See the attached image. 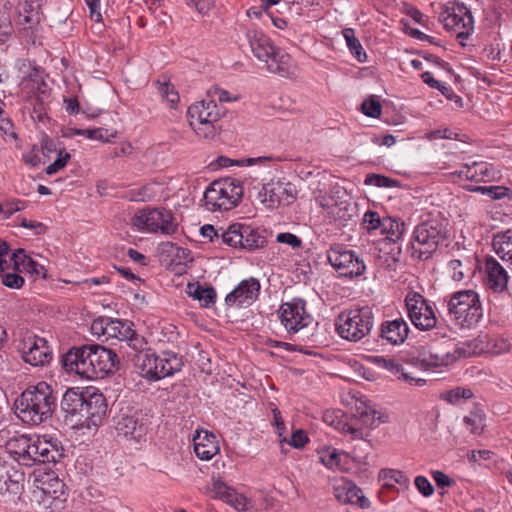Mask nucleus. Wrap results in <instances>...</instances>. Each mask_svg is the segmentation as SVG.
Masks as SVG:
<instances>
[{
	"label": "nucleus",
	"instance_id": "603ef678",
	"mask_svg": "<svg viewBox=\"0 0 512 512\" xmlns=\"http://www.w3.org/2000/svg\"><path fill=\"white\" fill-rule=\"evenodd\" d=\"M169 246L170 253L174 254L179 264H186L187 262H192L193 258L191 256V251L189 249L178 247L175 244H169Z\"/></svg>",
	"mask_w": 512,
	"mask_h": 512
},
{
	"label": "nucleus",
	"instance_id": "052dcab7",
	"mask_svg": "<svg viewBox=\"0 0 512 512\" xmlns=\"http://www.w3.org/2000/svg\"><path fill=\"white\" fill-rule=\"evenodd\" d=\"M159 92L165 97L171 104H175L179 101V95L174 91L173 86L169 83H162L159 86Z\"/></svg>",
	"mask_w": 512,
	"mask_h": 512
},
{
	"label": "nucleus",
	"instance_id": "5701e85b",
	"mask_svg": "<svg viewBox=\"0 0 512 512\" xmlns=\"http://www.w3.org/2000/svg\"><path fill=\"white\" fill-rule=\"evenodd\" d=\"M457 360V356L437 347L422 346L418 350L417 361L425 368L448 366Z\"/></svg>",
	"mask_w": 512,
	"mask_h": 512
},
{
	"label": "nucleus",
	"instance_id": "f3484780",
	"mask_svg": "<svg viewBox=\"0 0 512 512\" xmlns=\"http://www.w3.org/2000/svg\"><path fill=\"white\" fill-rule=\"evenodd\" d=\"M378 412L372 408H357V415L350 421L338 422L340 431L351 434L353 439H364L369 436V430L375 428L380 420Z\"/></svg>",
	"mask_w": 512,
	"mask_h": 512
},
{
	"label": "nucleus",
	"instance_id": "7c9ffc66",
	"mask_svg": "<svg viewBox=\"0 0 512 512\" xmlns=\"http://www.w3.org/2000/svg\"><path fill=\"white\" fill-rule=\"evenodd\" d=\"M187 292L191 297L201 302L204 307H210L215 303L216 292L213 287L189 284Z\"/></svg>",
	"mask_w": 512,
	"mask_h": 512
},
{
	"label": "nucleus",
	"instance_id": "6e6552de",
	"mask_svg": "<svg viewBox=\"0 0 512 512\" xmlns=\"http://www.w3.org/2000/svg\"><path fill=\"white\" fill-rule=\"evenodd\" d=\"M374 324V314L370 307L343 311L336 320V330L341 338L358 342L367 336Z\"/></svg>",
	"mask_w": 512,
	"mask_h": 512
},
{
	"label": "nucleus",
	"instance_id": "a878e982",
	"mask_svg": "<svg viewBox=\"0 0 512 512\" xmlns=\"http://www.w3.org/2000/svg\"><path fill=\"white\" fill-rule=\"evenodd\" d=\"M86 395V389L79 390V389H68L61 400V408L62 410L71 417H75L78 419V417L81 416V412L83 411V403L85 400Z\"/></svg>",
	"mask_w": 512,
	"mask_h": 512
},
{
	"label": "nucleus",
	"instance_id": "338daca9",
	"mask_svg": "<svg viewBox=\"0 0 512 512\" xmlns=\"http://www.w3.org/2000/svg\"><path fill=\"white\" fill-rule=\"evenodd\" d=\"M21 226L29 229H34L36 235H41L46 232V226L41 222H36L23 218L21 220Z\"/></svg>",
	"mask_w": 512,
	"mask_h": 512
},
{
	"label": "nucleus",
	"instance_id": "4d7b16f0",
	"mask_svg": "<svg viewBox=\"0 0 512 512\" xmlns=\"http://www.w3.org/2000/svg\"><path fill=\"white\" fill-rule=\"evenodd\" d=\"M276 241L279 243L287 244L291 246L293 249L300 248L302 245V240L298 236L289 232L279 233L276 236Z\"/></svg>",
	"mask_w": 512,
	"mask_h": 512
},
{
	"label": "nucleus",
	"instance_id": "4c0bfd02",
	"mask_svg": "<svg viewBox=\"0 0 512 512\" xmlns=\"http://www.w3.org/2000/svg\"><path fill=\"white\" fill-rule=\"evenodd\" d=\"M380 478L385 480V485L393 486L394 484H399L403 487L408 486L409 479L408 477L399 470L394 469H383L380 472Z\"/></svg>",
	"mask_w": 512,
	"mask_h": 512
},
{
	"label": "nucleus",
	"instance_id": "680f3d73",
	"mask_svg": "<svg viewBox=\"0 0 512 512\" xmlns=\"http://www.w3.org/2000/svg\"><path fill=\"white\" fill-rule=\"evenodd\" d=\"M187 5L194 6L201 13H208L214 6L215 0H186Z\"/></svg>",
	"mask_w": 512,
	"mask_h": 512
},
{
	"label": "nucleus",
	"instance_id": "79ce46f5",
	"mask_svg": "<svg viewBox=\"0 0 512 512\" xmlns=\"http://www.w3.org/2000/svg\"><path fill=\"white\" fill-rule=\"evenodd\" d=\"M362 112L369 117L378 118L381 115L382 107L380 102L374 97L364 100L362 103Z\"/></svg>",
	"mask_w": 512,
	"mask_h": 512
},
{
	"label": "nucleus",
	"instance_id": "f257e3e1",
	"mask_svg": "<svg viewBox=\"0 0 512 512\" xmlns=\"http://www.w3.org/2000/svg\"><path fill=\"white\" fill-rule=\"evenodd\" d=\"M117 354L99 344L71 348L62 356L64 369L88 380L102 379L118 369Z\"/></svg>",
	"mask_w": 512,
	"mask_h": 512
},
{
	"label": "nucleus",
	"instance_id": "72a5a7b5",
	"mask_svg": "<svg viewBox=\"0 0 512 512\" xmlns=\"http://www.w3.org/2000/svg\"><path fill=\"white\" fill-rule=\"evenodd\" d=\"M388 223H392L391 218L387 217L381 219L377 212L369 210L364 214L363 224L365 229L368 231L376 230L379 228L381 230H386L388 229Z\"/></svg>",
	"mask_w": 512,
	"mask_h": 512
},
{
	"label": "nucleus",
	"instance_id": "2f4dec72",
	"mask_svg": "<svg viewBox=\"0 0 512 512\" xmlns=\"http://www.w3.org/2000/svg\"><path fill=\"white\" fill-rule=\"evenodd\" d=\"M342 34L346 40V44L350 52L354 55V57L361 63L366 62L367 54L364 52L358 38H356L354 30L352 28H345L342 31Z\"/></svg>",
	"mask_w": 512,
	"mask_h": 512
},
{
	"label": "nucleus",
	"instance_id": "864d4df0",
	"mask_svg": "<svg viewBox=\"0 0 512 512\" xmlns=\"http://www.w3.org/2000/svg\"><path fill=\"white\" fill-rule=\"evenodd\" d=\"M260 195L263 196V202H269L270 206H276L280 203L279 194L276 193L275 188L269 184L263 186Z\"/></svg>",
	"mask_w": 512,
	"mask_h": 512
},
{
	"label": "nucleus",
	"instance_id": "473e14b6",
	"mask_svg": "<svg viewBox=\"0 0 512 512\" xmlns=\"http://www.w3.org/2000/svg\"><path fill=\"white\" fill-rule=\"evenodd\" d=\"M484 163L474 162L472 165L463 166L457 173L461 180H468L475 183H481L483 181Z\"/></svg>",
	"mask_w": 512,
	"mask_h": 512
},
{
	"label": "nucleus",
	"instance_id": "20e7f679",
	"mask_svg": "<svg viewBox=\"0 0 512 512\" xmlns=\"http://www.w3.org/2000/svg\"><path fill=\"white\" fill-rule=\"evenodd\" d=\"M447 225L440 213L422 216L411 237L412 257L421 261L431 258L448 237Z\"/></svg>",
	"mask_w": 512,
	"mask_h": 512
},
{
	"label": "nucleus",
	"instance_id": "0eeeda50",
	"mask_svg": "<svg viewBox=\"0 0 512 512\" xmlns=\"http://www.w3.org/2000/svg\"><path fill=\"white\" fill-rule=\"evenodd\" d=\"M449 318L461 328H473L483 317L479 295L474 290H462L452 294L447 301Z\"/></svg>",
	"mask_w": 512,
	"mask_h": 512
},
{
	"label": "nucleus",
	"instance_id": "0e129e2a",
	"mask_svg": "<svg viewBox=\"0 0 512 512\" xmlns=\"http://www.w3.org/2000/svg\"><path fill=\"white\" fill-rule=\"evenodd\" d=\"M432 477L440 488L450 487L454 484V481L448 475L439 470L433 471Z\"/></svg>",
	"mask_w": 512,
	"mask_h": 512
},
{
	"label": "nucleus",
	"instance_id": "de8ad7c7",
	"mask_svg": "<svg viewBox=\"0 0 512 512\" xmlns=\"http://www.w3.org/2000/svg\"><path fill=\"white\" fill-rule=\"evenodd\" d=\"M70 159V154L65 151H59L56 160L46 168V173L52 175L64 168Z\"/></svg>",
	"mask_w": 512,
	"mask_h": 512
},
{
	"label": "nucleus",
	"instance_id": "774afa93",
	"mask_svg": "<svg viewBox=\"0 0 512 512\" xmlns=\"http://www.w3.org/2000/svg\"><path fill=\"white\" fill-rule=\"evenodd\" d=\"M232 506L239 512H250V502L243 495L237 494Z\"/></svg>",
	"mask_w": 512,
	"mask_h": 512
},
{
	"label": "nucleus",
	"instance_id": "b1692460",
	"mask_svg": "<svg viewBox=\"0 0 512 512\" xmlns=\"http://www.w3.org/2000/svg\"><path fill=\"white\" fill-rule=\"evenodd\" d=\"M409 334V326L403 318L386 320L380 326L382 340L391 345H400L405 342Z\"/></svg>",
	"mask_w": 512,
	"mask_h": 512
},
{
	"label": "nucleus",
	"instance_id": "6ab92c4d",
	"mask_svg": "<svg viewBox=\"0 0 512 512\" xmlns=\"http://www.w3.org/2000/svg\"><path fill=\"white\" fill-rule=\"evenodd\" d=\"M278 315L282 325L289 333H296L308 324L309 316L305 310V301L302 299L283 303L278 310Z\"/></svg>",
	"mask_w": 512,
	"mask_h": 512
},
{
	"label": "nucleus",
	"instance_id": "c756f323",
	"mask_svg": "<svg viewBox=\"0 0 512 512\" xmlns=\"http://www.w3.org/2000/svg\"><path fill=\"white\" fill-rule=\"evenodd\" d=\"M133 336L132 323L119 319L109 318V326L106 327V338H116L124 341L125 338Z\"/></svg>",
	"mask_w": 512,
	"mask_h": 512
},
{
	"label": "nucleus",
	"instance_id": "cd10ccee",
	"mask_svg": "<svg viewBox=\"0 0 512 512\" xmlns=\"http://www.w3.org/2000/svg\"><path fill=\"white\" fill-rule=\"evenodd\" d=\"M492 246L496 254L512 269V230L508 229L494 235Z\"/></svg>",
	"mask_w": 512,
	"mask_h": 512
},
{
	"label": "nucleus",
	"instance_id": "69168bd1",
	"mask_svg": "<svg viewBox=\"0 0 512 512\" xmlns=\"http://www.w3.org/2000/svg\"><path fill=\"white\" fill-rule=\"evenodd\" d=\"M86 5L90 10V17L96 22H100L102 20V15L100 12V0H84Z\"/></svg>",
	"mask_w": 512,
	"mask_h": 512
},
{
	"label": "nucleus",
	"instance_id": "f8f14e48",
	"mask_svg": "<svg viewBox=\"0 0 512 512\" xmlns=\"http://www.w3.org/2000/svg\"><path fill=\"white\" fill-rule=\"evenodd\" d=\"M439 21L458 40L467 39L474 31V19L468 7L459 1L448 2L439 13Z\"/></svg>",
	"mask_w": 512,
	"mask_h": 512
},
{
	"label": "nucleus",
	"instance_id": "9d476101",
	"mask_svg": "<svg viewBox=\"0 0 512 512\" xmlns=\"http://www.w3.org/2000/svg\"><path fill=\"white\" fill-rule=\"evenodd\" d=\"M190 126L201 137L210 139L216 135L215 124L224 114L214 99H203L192 104L187 111Z\"/></svg>",
	"mask_w": 512,
	"mask_h": 512
},
{
	"label": "nucleus",
	"instance_id": "13d9d810",
	"mask_svg": "<svg viewBox=\"0 0 512 512\" xmlns=\"http://www.w3.org/2000/svg\"><path fill=\"white\" fill-rule=\"evenodd\" d=\"M415 486L424 497H429L434 493L432 484L424 476H417L415 478Z\"/></svg>",
	"mask_w": 512,
	"mask_h": 512
},
{
	"label": "nucleus",
	"instance_id": "8fccbe9b",
	"mask_svg": "<svg viewBox=\"0 0 512 512\" xmlns=\"http://www.w3.org/2000/svg\"><path fill=\"white\" fill-rule=\"evenodd\" d=\"M392 223H388V229L381 230L382 233H387L393 240L399 239L404 232V222L391 218Z\"/></svg>",
	"mask_w": 512,
	"mask_h": 512
},
{
	"label": "nucleus",
	"instance_id": "423d86ee",
	"mask_svg": "<svg viewBox=\"0 0 512 512\" xmlns=\"http://www.w3.org/2000/svg\"><path fill=\"white\" fill-rule=\"evenodd\" d=\"M135 371L149 381H158L181 370L182 358L173 352L158 356L152 349L139 351L130 356Z\"/></svg>",
	"mask_w": 512,
	"mask_h": 512
},
{
	"label": "nucleus",
	"instance_id": "6e6d98bb",
	"mask_svg": "<svg viewBox=\"0 0 512 512\" xmlns=\"http://www.w3.org/2000/svg\"><path fill=\"white\" fill-rule=\"evenodd\" d=\"M2 283L6 287L19 289L24 284V279L17 273H5L2 275Z\"/></svg>",
	"mask_w": 512,
	"mask_h": 512
},
{
	"label": "nucleus",
	"instance_id": "bf43d9fd",
	"mask_svg": "<svg viewBox=\"0 0 512 512\" xmlns=\"http://www.w3.org/2000/svg\"><path fill=\"white\" fill-rule=\"evenodd\" d=\"M207 97L209 99H214L215 102L218 100L221 103L232 101V98L229 97V93L227 91L216 86L208 90ZM233 100H237V97L233 98Z\"/></svg>",
	"mask_w": 512,
	"mask_h": 512
},
{
	"label": "nucleus",
	"instance_id": "c9c22d12",
	"mask_svg": "<svg viewBox=\"0 0 512 512\" xmlns=\"http://www.w3.org/2000/svg\"><path fill=\"white\" fill-rule=\"evenodd\" d=\"M22 257H26L23 250H18L10 255L7 243L0 240V272H4L10 266L11 261L18 265V260Z\"/></svg>",
	"mask_w": 512,
	"mask_h": 512
},
{
	"label": "nucleus",
	"instance_id": "412c9836",
	"mask_svg": "<svg viewBox=\"0 0 512 512\" xmlns=\"http://www.w3.org/2000/svg\"><path fill=\"white\" fill-rule=\"evenodd\" d=\"M22 358L32 366H43L52 359V352L44 338L29 336L22 343Z\"/></svg>",
	"mask_w": 512,
	"mask_h": 512
},
{
	"label": "nucleus",
	"instance_id": "c03bdc74",
	"mask_svg": "<svg viewBox=\"0 0 512 512\" xmlns=\"http://www.w3.org/2000/svg\"><path fill=\"white\" fill-rule=\"evenodd\" d=\"M116 134V131H110L105 128L87 129L86 138L102 142H110L111 138L116 137Z\"/></svg>",
	"mask_w": 512,
	"mask_h": 512
},
{
	"label": "nucleus",
	"instance_id": "aec40b11",
	"mask_svg": "<svg viewBox=\"0 0 512 512\" xmlns=\"http://www.w3.org/2000/svg\"><path fill=\"white\" fill-rule=\"evenodd\" d=\"M260 282L254 277L242 280L227 296L225 303L228 306L248 307L259 296Z\"/></svg>",
	"mask_w": 512,
	"mask_h": 512
},
{
	"label": "nucleus",
	"instance_id": "09e8293b",
	"mask_svg": "<svg viewBox=\"0 0 512 512\" xmlns=\"http://www.w3.org/2000/svg\"><path fill=\"white\" fill-rule=\"evenodd\" d=\"M320 461L328 468H336L340 463L339 454L336 449H329L320 455Z\"/></svg>",
	"mask_w": 512,
	"mask_h": 512
},
{
	"label": "nucleus",
	"instance_id": "2eb2a0df",
	"mask_svg": "<svg viewBox=\"0 0 512 512\" xmlns=\"http://www.w3.org/2000/svg\"><path fill=\"white\" fill-rule=\"evenodd\" d=\"M409 319L419 330H430L436 326L437 318L432 306L418 292H409L405 298Z\"/></svg>",
	"mask_w": 512,
	"mask_h": 512
},
{
	"label": "nucleus",
	"instance_id": "9b49d317",
	"mask_svg": "<svg viewBox=\"0 0 512 512\" xmlns=\"http://www.w3.org/2000/svg\"><path fill=\"white\" fill-rule=\"evenodd\" d=\"M131 225L139 231L171 235L178 229L173 214L164 208H143L135 213Z\"/></svg>",
	"mask_w": 512,
	"mask_h": 512
},
{
	"label": "nucleus",
	"instance_id": "4468645a",
	"mask_svg": "<svg viewBox=\"0 0 512 512\" xmlns=\"http://www.w3.org/2000/svg\"><path fill=\"white\" fill-rule=\"evenodd\" d=\"M329 263L342 277H357L364 273L365 264L354 251L347 250L342 245L331 246L327 252Z\"/></svg>",
	"mask_w": 512,
	"mask_h": 512
},
{
	"label": "nucleus",
	"instance_id": "a211bd4d",
	"mask_svg": "<svg viewBox=\"0 0 512 512\" xmlns=\"http://www.w3.org/2000/svg\"><path fill=\"white\" fill-rule=\"evenodd\" d=\"M115 429L119 436L126 440L141 442L145 440L148 431V419L141 412H135L131 415H121Z\"/></svg>",
	"mask_w": 512,
	"mask_h": 512
},
{
	"label": "nucleus",
	"instance_id": "393cba45",
	"mask_svg": "<svg viewBox=\"0 0 512 512\" xmlns=\"http://www.w3.org/2000/svg\"><path fill=\"white\" fill-rule=\"evenodd\" d=\"M194 451L201 460H210L219 452L216 436L208 431H198L193 438Z\"/></svg>",
	"mask_w": 512,
	"mask_h": 512
},
{
	"label": "nucleus",
	"instance_id": "a18cd8bd",
	"mask_svg": "<svg viewBox=\"0 0 512 512\" xmlns=\"http://www.w3.org/2000/svg\"><path fill=\"white\" fill-rule=\"evenodd\" d=\"M24 480V474L17 470L10 473V479H7L8 490L6 493L17 495L20 493L22 486L21 482Z\"/></svg>",
	"mask_w": 512,
	"mask_h": 512
},
{
	"label": "nucleus",
	"instance_id": "5fc2aeb1",
	"mask_svg": "<svg viewBox=\"0 0 512 512\" xmlns=\"http://www.w3.org/2000/svg\"><path fill=\"white\" fill-rule=\"evenodd\" d=\"M124 341L128 343V346L134 350V353H138L139 351H146L147 341L144 337L138 335L133 330V336L125 338Z\"/></svg>",
	"mask_w": 512,
	"mask_h": 512
},
{
	"label": "nucleus",
	"instance_id": "a19ab883",
	"mask_svg": "<svg viewBox=\"0 0 512 512\" xmlns=\"http://www.w3.org/2000/svg\"><path fill=\"white\" fill-rule=\"evenodd\" d=\"M442 399L450 404H458L460 400L470 399L473 397V392L469 388L456 387L442 394Z\"/></svg>",
	"mask_w": 512,
	"mask_h": 512
},
{
	"label": "nucleus",
	"instance_id": "3c124183",
	"mask_svg": "<svg viewBox=\"0 0 512 512\" xmlns=\"http://www.w3.org/2000/svg\"><path fill=\"white\" fill-rule=\"evenodd\" d=\"M447 268L449 270L451 278L454 281L460 282L465 278V273L463 271V264L460 260H458V259L451 260L448 263Z\"/></svg>",
	"mask_w": 512,
	"mask_h": 512
},
{
	"label": "nucleus",
	"instance_id": "dca6fc26",
	"mask_svg": "<svg viewBox=\"0 0 512 512\" xmlns=\"http://www.w3.org/2000/svg\"><path fill=\"white\" fill-rule=\"evenodd\" d=\"M85 400L81 416L75 419V421L81 427L88 429L98 427L107 412L106 398L98 389L88 387L86 388Z\"/></svg>",
	"mask_w": 512,
	"mask_h": 512
},
{
	"label": "nucleus",
	"instance_id": "e2e57ef3",
	"mask_svg": "<svg viewBox=\"0 0 512 512\" xmlns=\"http://www.w3.org/2000/svg\"><path fill=\"white\" fill-rule=\"evenodd\" d=\"M109 326V317H100L92 322L91 330L93 334L106 337V327Z\"/></svg>",
	"mask_w": 512,
	"mask_h": 512
},
{
	"label": "nucleus",
	"instance_id": "e433bc0d",
	"mask_svg": "<svg viewBox=\"0 0 512 512\" xmlns=\"http://www.w3.org/2000/svg\"><path fill=\"white\" fill-rule=\"evenodd\" d=\"M381 361L385 363L386 367L395 369L396 372L399 373L398 379L403 380L410 385L423 386L426 383L425 379L414 377L411 373L405 372L401 365L395 363L393 360H386L382 358Z\"/></svg>",
	"mask_w": 512,
	"mask_h": 512
},
{
	"label": "nucleus",
	"instance_id": "f704fd0d",
	"mask_svg": "<svg viewBox=\"0 0 512 512\" xmlns=\"http://www.w3.org/2000/svg\"><path fill=\"white\" fill-rule=\"evenodd\" d=\"M365 185H372L376 187L384 188H399L401 183L397 179L387 177L382 174L369 173L366 175L364 180Z\"/></svg>",
	"mask_w": 512,
	"mask_h": 512
},
{
	"label": "nucleus",
	"instance_id": "ea45409f",
	"mask_svg": "<svg viewBox=\"0 0 512 512\" xmlns=\"http://www.w3.org/2000/svg\"><path fill=\"white\" fill-rule=\"evenodd\" d=\"M466 189L473 192H481L490 196L492 199H501L505 197L509 189L504 186H466Z\"/></svg>",
	"mask_w": 512,
	"mask_h": 512
},
{
	"label": "nucleus",
	"instance_id": "39448f33",
	"mask_svg": "<svg viewBox=\"0 0 512 512\" xmlns=\"http://www.w3.org/2000/svg\"><path fill=\"white\" fill-rule=\"evenodd\" d=\"M246 38L253 55L264 62L269 72L282 77L294 74L291 57L279 48H276L270 38L259 30H248Z\"/></svg>",
	"mask_w": 512,
	"mask_h": 512
},
{
	"label": "nucleus",
	"instance_id": "4be33fe9",
	"mask_svg": "<svg viewBox=\"0 0 512 512\" xmlns=\"http://www.w3.org/2000/svg\"><path fill=\"white\" fill-rule=\"evenodd\" d=\"M333 493L335 498L342 504H356L361 508L369 506L368 499L363 495L362 490L348 479L341 478L334 482Z\"/></svg>",
	"mask_w": 512,
	"mask_h": 512
},
{
	"label": "nucleus",
	"instance_id": "58836bf2",
	"mask_svg": "<svg viewBox=\"0 0 512 512\" xmlns=\"http://www.w3.org/2000/svg\"><path fill=\"white\" fill-rule=\"evenodd\" d=\"M484 421V415L479 411L470 412L463 419L466 428L473 434L482 433L485 426Z\"/></svg>",
	"mask_w": 512,
	"mask_h": 512
},
{
	"label": "nucleus",
	"instance_id": "1a4fd4ad",
	"mask_svg": "<svg viewBox=\"0 0 512 512\" xmlns=\"http://www.w3.org/2000/svg\"><path fill=\"white\" fill-rule=\"evenodd\" d=\"M243 196V187L235 178H224L210 184L204 193L208 210H230L237 206Z\"/></svg>",
	"mask_w": 512,
	"mask_h": 512
},
{
	"label": "nucleus",
	"instance_id": "ddd939ff",
	"mask_svg": "<svg viewBox=\"0 0 512 512\" xmlns=\"http://www.w3.org/2000/svg\"><path fill=\"white\" fill-rule=\"evenodd\" d=\"M221 239L228 246L248 251L262 248L267 242L264 231L240 223L231 224L222 232Z\"/></svg>",
	"mask_w": 512,
	"mask_h": 512
},
{
	"label": "nucleus",
	"instance_id": "49530a36",
	"mask_svg": "<svg viewBox=\"0 0 512 512\" xmlns=\"http://www.w3.org/2000/svg\"><path fill=\"white\" fill-rule=\"evenodd\" d=\"M224 229H215L213 225L206 224L201 227L200 232L204 238H208L211 242H217L219 245L225 244L222 242L221 234Z\"/></svg>",
	"mask_w": 512,
	"mask_h": 512
},
{
	"label": "nucleus",
	"instance_id": "f03ea898",
	"mask_svg": "<svg viewBox=\"0 0 512 512\" xmlns=\"http://www.w3.org/2000/svg\"><path fill=\"white\" fill-rule=\"evenodd\" d=\"M56 401L52 387L46 382H39L16 398L15 414L23 423L37 426L52 417Z\"/></svg>",
	"mask_w": 512,
	"mask_h": 512
},
{
	"label": "nucleus",
	"instance_id": "bb28decb",
	"mask_svg": "<svg viewBox=\"0 0 512 512\" xmlns=\"http://www.w3.org/2000/svg\"><path fill=\"white\" fill-rule=\"evenodd\" d=\"M488 286L495 292H502L506 289L508 275L506 270L495 259L489 258L486 261Z\"/></svg>",
	"mask_w": 512,
	"mask_h": 512
},
{
	"label": "nucleus",
	"instance_id": "37998d69",
	"mask_svg": "<svg viewBox=\"0 0 512 512\" xmlns=\"http://www.w3.org/2000/svg\"><path fill=\"white\" fill-rule=\"evenodd\" d=\"M308 442L307 434L304 430H296L291 438L287 440L286 438H283L280 440L281 447L286 443L294 448H303L305 444Z\"/></svg>",
	"mask_w": 512,
	"mask_h": 512
},
{
	"label": "nucleus",
	"instance_id": "7ed1b4c3",
	"mask_svg": "<svg viewBox=\"0 0 512 512\" xmlns=\"http://www.w3.org/2000/svg\"><path fill=\"white\" fill-rule=\"evenodd\" d=\"M5 449L18 464L27 467L55 464L62 456L57 445L51 441L24 434L10 438L5 444Z\"/></svg>",
	"mask_w": 512,
	"mask_h": 512
},
{
	"label": "nucleus",
	"instance_id": "c85d7f7f",
	"mask_svg": "<svg viewBox=\"0 0 512 512\" xmlns=\"http://www.w3.org/2000/svg\"><path fill=\"white\" fill-rule=\"evenodd\" d=\"M13 4L10 1L0 3V44L5 43L13 33L11 11Z\"/></svg>",
	"mask_w": 512,
	"mask_h": 512
}]
</instances>
